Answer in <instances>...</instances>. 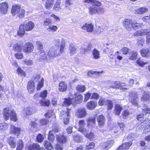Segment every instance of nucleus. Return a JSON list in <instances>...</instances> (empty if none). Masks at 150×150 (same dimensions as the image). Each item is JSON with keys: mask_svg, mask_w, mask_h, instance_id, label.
Listing matches in <instances>:
<instances>
[{"mask_svg": "<svg viewBox=\"0 0 150 150\" xmlns=\"http://www.w3.org/2000/svg\"><path fill=\"white\" fill-rule=\"evenodd\" d=\"M21 131V129L20 128L16 127L13 125H11L10 128V133L16 135L17 136H18L20 134Z\"/></svg>", "mask_w": 150, "mask_h": 150, "instance_id": "9b49d317", "label": "nucleus"}, {"mask_svg": "<svg viewBox=\"0 0 150 150\" xmlns=\"http://www.w3.org/2000/svg\"><path fill=\"white\" fill-rule=\"evenodd\" d=\"M79 131L82 133L84 132H85V131L86 129L85 128L83 127L85 125L84 120H81L79 121Z\"/></svg>", "mask_w": 150, "mask_h": 150, "instance_id": "cd10ccee", "label": "nucleus"}, {"mask_svg": "<svg viewBox=\"0 0 150 150\" xmlns=\"http://www.w3.org/2000/svg\"><path fill=\"white\" fill-rule=\"evenodd\" d=\"M122 114L123 117V118L125 119L126 117L129 115V112L128 110H125L123 111Z\"/></svg>", "mask_w": 150, "mask_h": 150, "instance_id": "680f3d73", "label": "nucleus"}, {"mask_svg": "<svg viewBox=\"0 0 150 150\" xmlns=\"http://www.w3.org/2000/svg\"><path fill=\"white\" fill-rule=\"evenodd\" d=\"M98 125L100 127H102L104 125L105 120V118L103 115H100L97 118Z\"/></svg>", "mask_w": 150, "mask_h": 150, "instance_id": "f8f14e48", "label": "nucleus"}, {"mask_svg": "<svg viewBox=\"0 0 150 150\" xmlns=\"http://www.w3.org/2000/svg\"><path fill=\"white\" fill-rule=\"evenodd\" d=\"M132 144L131 142L123 144L116 150H128Z\"/></svg>", "mask_w": 150, "mask_h": 150, "instance_id": "2eb2a0df", "label": "nucleus"}, {"mask_svg": "<svg viewBox=\"0 0 150 150\" xmlns=\"http://www.w3.org/2000/svg\"><path fill=\"white\" fill-rule=\"evenodd\" d=\"M114 142V141L113 140H108L104 144L103 148L105 150H108L113 145Z\"/></svg>", "mask_w": 150, "mask_h": 150, "instance_id": "f3484780", "label": "nucleus"}, {"mask_svg": "<svg viewBox=\"0 0 150 150\" xmlns=\"http://www.w3.org/2000/svg\"><path fill=\"white\" fill-rule=\"evenodd\" d=\"M49 121L47 119H42L40 121V126H42L47 124Z\"/></svg>", "mask_w": 150, "mask_h": 150, "instance_id": "6e6d98bb", "label": "nucleus"}, {"mask_svg": "<svg viewBox=\"0 0 150 150\" xmlns=\"http://www.w3.org/2000/svg\"><path fill=\"white\" fill-rule=\"evenodd\" d=\"M11 12L13 16L17 15V16L19 18L24 17L25 13L24 10L23 9H21L20 6L17 5L13 6Z\"/></svg>", "mask_w": 150, "mask_h": 150, "instance_id": "7ed1b4c3", "label": "nucleus"}, {"mask_svg": "<svg viewBox=\"0 0 150 150\" xmlns=\"http://www.w3.org/2000/svg\"><path fill=\"white\" fill-rule=\"evenodd\" d=\"M75 97L74 98H73L74 99V103L75 102L77 103H79L82 101L83 99V96H82L79 95V93H75L74 94Z\"/></svg>", "mask_w": 150, "mask_h": 150, "instance_id": "5701e85b", "label": "nucleus"}, {"mask_svg": "<svg viewBox=\"0 0 150 150\" xmlns=\"http://www.w3.org/2000/svg\"><path fill=\"white\" fill-rule=\"evenodd\" d=\"M92 55L93 58L95 59H98L100 57V52L96 49H94L92 51Z\"/></svg>", "mask_w": 150, "mask_h": 150, "instance_id": "c756f323", "label": "nucleus"}, {"mask_svg": "<svg viewBox=\"0 0 150 150\" xmlns=\"http://www.w3.org/2000/svg\"><path fill=\"white\" fill-rule=\"evenodd\" d=\"M69 112L68 111L67 112L64 110H62L60 113V118L63 120L64 123L65 125L68 124L69 122Z\"/></svg>", "mask_w": 150, "mask_h": 150, "instance_id": "20e7f679", "label": "nucleus"}, {"mask_svg": "<svg viewBox=\"0 0 150 150\" xmlns=\"http://www.w3.org/2000/svg\"><path fill=\"white\" fill-rule=\"evenodd\" d=\"M28 149L29 150H45L44 148L40 147L37 143L29 145L28 147Z\"/></svg>", "mask_w": 150, "mask_h": 150, "instance_id": "4468645a", "label": "nucleus"}, {"mask_svg": "<svg viewBox=\"0 0 150 150\" xmlns=\"http://www.w3.org/2000/svg\"><path fill=\"white\" fill-rule=\"evenodd\" d=\"M65 100L64 101L63 104V106H68L70 105L72 103H74L73 100H74V98H66L64 99Z\"/></svg>", "mask_w": 150, "mask_h": 150, "instance_id": "b1692460", "label": "nucleus"}, {"mask_svg": "<svg viewBox=\"0 0 150 150\" xmlns=\"http://www.w3.org/2000/svg\"><path fill=\"white\" fill-rule=\"evenodd\" d=\"M69 49L70 55H72L75 53L76 51V48L74 45L72 44L70 45Z\"/></svg>", "mask_w": 150, "mask_h": 150, "instance_id": "c03bdc74", "label": "nucleus"}, {"mask_svg": "<svg viewBox=\"0 0 150 150\" xmlns=\"http://www.w3.org/2000/svg\"><path fill=\"white\" fill-rule=\"evenodd\" d=\"M141 54L143 57H148L150 55V51L148 49H142L141 50Z\"/></svg>", "mask_w": 150, "mask_h": 150, "instance_id": "393cba45", "label": "nucleus"}, {"mask_svg": "<svg viewBox=\"0 0 150 150\" xmlns=\"http://www.w3.org/2000/svg\"><path fill=\"white\" fill-rule=\"evenodd\" d=\"M46 57V56L45 52L43 50H41L40 54L39 60L41 61L42 60L45 59Z\"/></svg>", "mask_w": 150, "mask_h": 150, "instance_id": "5fc2aeb1", "label": "nucleus"}, {"mask_svg": "<svg viewBox=\"0 0 150 150\" xmlns=\"http://www.w3.org/2000/svg\"><path fill=\"white\" fill-rule=\"evenodd\" d=\"M59 89L61 91H65L67 90V85L64 82H61L59 83Z\"/></svg>", "mask_w": 150, "mask_h": 150, "instance_id": "c85d7f7f", "label": "nucleus"}, {"mask_svg": "<svg viewBox=\"0 0 150 150\" xmlns=\"http://www.w3.org/2000/svg\"><path fill=\"white\" fill-rule=\"evenodd\" d=\"M14 138L10 137L8 139V143L12 148H15L16 146V142L14 141Z\"/></svg>", "mask_w": 150, "mask_h": 150, "instance_id": "7c9ffc66", "label": "nucleus"}, {"mask_svg": "<svg viewBox=\"0 0 150 150\" xmlns=\"http://www.w3.org/2000/svg\"><path fill=\"white\" fill-rule=\"evenodd\" d=\"M96 116L95 115H94L93 116L89 117L87 119V121L88 122H89V124L90 123L94 124L96 123Z\"/></svg>", "mask_w": 150, "mask_h": 150, "instance_id": "ea45409f", "label": "nucleus"}, {"mask_svg": "<svg viewBox=\"0 0 150 150\" xmlns=\"http://www.w3.org/2000/svg\"><path fill=\"white\" fill-rule=\"evenodd\" d=\"M57 29V26L55 25H50L49 28L47 29L48 30L50 31H55Z\"/></svg>", "mask_w": 150, "mask_h": 150, "instance_id": "4d7b16f0", "label": "nucleus"}, {"mask_svg": "<svg viewBox=\"0 0 150 150\" xmlns=\"http://www.w3.org/2000/svg\"><path fill=\"white\" fill-rule=\"evenodd\" d=\"M33 48L34 47L32 43H26L23 46V52L29 53L32 52Z\"/></svg>", "mask_w": 150, "mask_h": 150, "instance_id": "0eeeda50", "label": "nucleus"}, {"mask_svg": "<svg viewBox=\"0 0 150 150\" xmlns=\"http://www.w3.org/2000/svg\"><path fill=\"white\" fill-rule=\"evenodd\" d=\"M8 128V125L6 123H0V132L6 130Z\"/></svg>", "mask_w": 150, "mask_h": 150, "instance_id": "4c0bfd02", "label": "nucleus"}, {"mask_svg": "<svg viewBox=\"0 0 150 150\" xmlns=\"http://www.w3.org/2000/svg\"><path fill=\"white\" fill-rule=\"evenodd\" d=\"M122 108L119 105H117L115 106V113L116 115H119L121 112V111Z\"/></svg>", "mask_w": 150, "mask_h": 150, "instance_id": "2f4dec72", "label": "nucleus"}, {"mask_svg": "<svg viewBox=\"0 0 150 150\" xmlns=\"http://www.w3.org/2000/svg\"><path fill=\"white\" fill-rule=\"evenodd\" d=\"M88 10L89 13L91 15L96 14L97 12V6H96L90 7L88 8Z\"/></svg>", "mask_w": 150, "mask_h": 150, "instance_id": "72a5a7b5", "label": "nucleus"}, {"mask_svg": "<svg viewBox=\"0 0 150 150\" xmlns=\"http://www.w3.org/2000/svg\"><path fill=\"white\" fill-rule=\"evenodd\" d=\"M23 142L22 140L19 139L17 144L16 150H22L23 147Z\"/></svg>", "mask_w": 150, "mask_h": 150, "instance_id": "f704fd0d", "label": "nucleus"}, {"mask_svg": "<svg viewBox=\"0 0 150 150\" xmlns=\"http://www.w3.org/2000/svg\"><path fill=\"white\" fill-rule=\"evenodd\" d=\"M31 110L29 107H26L24 109L22 112L24 115H30L32 114Z\"/></svg>", "mask_w": 150, "mask_h": 150, "instance_id": "58836bf2", "label": "nucleus"}, {"mask_svg": "<svg viewBox=\"0 0 150 150\" xmlns=\"http://www.w3.org/2000/svg\"><path fill=\"white\" fill-rule=\"evenodd\" d=\"M58 132V129H56L55 130L53 129V130L50 131L49 132L48 139L51 142H52L54 141L55 137L53 135V134L55 133Z\"/></svg>", "mask_w": 150, "mask_h": 150, "instance_id": "aec40b11", "label": "nucleus"}, {"mask_svg": "<svg viewBox=\"0 0 150 150\" xmlns=\"http://www.w3.org/2000/svg\"><path fill=\"white\" fill-rule=\"evenodd\" d=\"M50 104V102L49 100L45 101L41 100L40 102V104L42 106H49Z\"/></svg>", "mask_w": 150, "mask_h": 150, "instance_id": "09e8293b", "label": "nucleus"}, {"mask_svg": "<svg viewBox=\"0 0 150 150\" xmlns=\"http://www.w3.org/2000/svg\"><path fill=\"white\" fill-rule=\"evenodd\" d=\"M34 80L35 82H38V85L37 87V90H39L43 86L44 79L42 78L40 79V76L39 74L35 75L34 77Z\"/></svg>", "mask_w": 150, "mask_h": 150, "instance_id": "39448f33", "label": "nucleus"}, {"mask_svg": "<svg viewBox=\"0 0 150 150\" xmlns=\"http://www.w3.org/2000/svg\"><path fill=\"white\" fill-rule=\"evenodd\" d=\"M35 24L31 21L26 23L25 26V30L26 31H28L32 30L34 27Z\"/></svg>", "mask_w": 150, "mask_h": 150, "instance_id": "a878e982", "label": "nucleus"}, {"mask_svg": "<svg viewBox=\"0 0 150 150\" xmlns=\"http://www.w3.org/2000/svg\"><path fill=\"white\" fill-rule=\"evenodd\" d=\"M10 111L9 108H6L4 109L3 112L4 118L6 120H8L10 116L11 120L14 122L16 121L17 118L15 112L13 110H12L10 113Z\"/></svg>", "mask_w": 150, "mask_h": 150, "instance_id": "f03ea898", "label": "nucleus"}, {"mask_svg": "<svg viewBox=\"0 0 150 150\" xmlns=\"http://www.w3.org/2000/svg\"><path fill=\"white\" fill-rule=\"evenodd\" d=\"M44 144L45 148L48 150H51L53 148L52 145L47 141L44 142Z\"/></svg>", "mask_w": 150, "mask_h": 150, "instance_id": "e433bc0d", "label": "nucleus"}, {"mask_svg": "<svg viewBox=\"0 0 150 150\" xmlns=\"http://www.w3.org/2000/svg\"><path fill=\"white\" fill-rule=\"evenodd\" d=\"M150 131V125H148L145 127L144 129V130L143 133V134H145L148 132Z\"/></svg>", "mask_w": 150, "mask_h": 150, "instance_id": "774afa93", "label": "nucleus"}, {"mask_svg": "<svg viewBox=\"0 0 150 150\" xmlns=\"http://www.w3.org/2000/svg\"><path fill=\"white\" fill-rule=\"evenodd\" d=\"M37 48L38 49H42L43 48V45L42 43L39 41H38L36 42Z\"/></svg>", "mask_w": 150, "mask_h": 150, "instance_id": "e2e57ef3", "label": "nucleus"}, {"mask_svg": "<svg viewBox=\"0 0 150 150\" xmlns=\"http://www.w3.org/2000/svg\"><path fill=\"white\" fill-rule=\"evenodd\" d=\"M137 44L139 46H143V44L145 42V39L142 37H139L137 39Z\"/></svg>", "mask_w": 150, "mask_h": 150, "instance_id": "79ce46f5", "label": "nucleus"}, {"mask_svg": "<svg viewBox=\"0 0 150 150\" xmlns=\"http://www.w3.org/2000/svg\"><path fill=\"white\" fill-rule=\"evenodd\" d=\"M73 4L71 0H66L65 6L69 9H71L70 6Z\"/></svg>", "mask_w": 150, "mask_h": 150, "instance_id": "603ef678", "label": "nucleus"}, {"mask_svg": "<svg viewBox=\"0 0 150 150\" xmlns=\"http://www.w3.org/2000/svg\"><path fill=\"white\" fill-rule=\"evenodd\" d=\"M147 62H144L141 59H139L137 61V63L139 66L143 67L146 64H147Z\"/></svg>", "mask_w": 150, "mask_h": 150, "instance_id": "3c124183", "label": "nucleus"}, {"mask_svg": "<svg viewBox=\"0 0 150 150\" xmlns=\"http://www.w3.org/2000/svg\"><path fill=\"white\" fill-rule=\"evenodd\" d=\"M60 0H57L53 8V9L56 11L59 10L61 8L60 4Z\"/></svg>", "mask_w": 150, "mask_h": 150, "instance_id": "c9c22d12", "label": "nucleus"}, {"mask_svg": "<svg viewBox=\"0 0 150 150\" xmlns=\"http://www.w3.org/2000/svg\"><path fill=\"white\" fill-rule=\"evenodd\" d=\"M108 105V110H111L113 106L112 102L110 100H108L107 104Z\"/></svg>", "mask_w": 150, "mask_h": 150, "instance_id": "69168bd1", "label": "nucleus"}, {"mask_svg": "<svg viewBox=\"0 0 150 150\" xmlns=\"http://www.w3.org/2000/svg\"><path fill=\"white\" fill-rule=\"evenodd\" d=\"M27 89L29 93H32L35 90L34 83L32 81H29L28 83Z\"/></svg>", "mask_w": 150, "mask_h": 150, "instance_id": "412c9836", "label": "nucleus"}, {"mask_svg": "<svg viewBox=\"0 0 150 150\" xmlns=\"http://www.w3.org/2000/svg\"><path fill=\"white\" fill-rule=\"evenodd\" d=\"M129 100L133 105L137 106H138V98L137 95L135 93H132L130 95Z\"/></svg>", "mask_w": 150, "mask_h": 150, "instance_id": "423d86ee", "label": "nucleus"}, {"mask_svg": "<svg viewBox=\"0 0 150 150\" xmlns=\"http://www.w3.org/2000/svg\"><path fill=\"white\" fill-rule=\"evenodd\" d=\"M146 30H137L135 31L134 33V35L135 36H140L144 35H146Z\"/></svg>", "mask_w": 150, "mask_h": 150, "instance_id": "473e14b6", "label": "nucleus"}, {"mask_svg": "<svg viewBox=\"0 0 150 150\" xmlns=\"http://www.w3.org/2000/svg\"><path fill=\"white\" fill-rule=\"evenodd\" d=\"M8 5L6 2L2 3L0 5V15L1 14H6L7 11Z\"/></svg>", "mask_w": 150, "mask_h": 150, "instance_id": "9d476101", "label": "nucleus"}, {"mask_svg": "<svg viewBox=\"0 0 150 150\" xmlns=\"http://www.w3.org/2000/svg\"><path fill=\"white\" fill-rule=\"evenodd\" d=\"M25 33V30L24 27V24H21L19 26V28L18 30V31L17 33L19 36H22L24 35Z\"/></svg>", "mask_w": 150, "mask_h": 150, "instance_id": "bb28decb", "label": "nucleus"}, {"mask_svg": "<svg viewBox=\"0 0 150 150\" xmlns=\"http://www.w3.org/2000/svg\"><path fill=\"white\" fill-rule=\"evenodd\" d=\"M148 11V8L145 7H142L136 9L134 11V13L136 14H142L146 13Z\"/></svg>", "mask_w": 150, "mask_h": 150, "instance_id": "6ab92c4d", "label": "nucleus"}, {"mask_svg": "<svg viewBox=\"0 0 150 150\" xmlns=\"http://www.w3.org/2000/svg\"><path fill=\"white\" fill-rule=\"evenodd\" d=\"M44 139L43 136L41 134H38L37 137V140L38 142H42Z\"/></svg>", "mask_w": 150, "mask_h": 150, "instance_id": "864d4df0", "label": "nucleus"}, {"mask_svg": "<svg viewBox=\"0 0 150 150\" xmlns=\"http://www.w3.org/2000/svg\"><path fill=\"white\" fill-rule=\"evenodd\" d=\"M76 90L80 92H83L85 90V87L84 85H79L76 87Z\"/></svg>", "mask_w": 150, "mask_h": 150, "instance_id": "de8ad7c7", "label": "nucleus"}, {"mask_svg": "<svg viewBox=\"0 0 150 150\" xmlns=\"http://www.w3.org/2000/svg\"><path fill=\"white\" fill-rule=\"evenodd\" d=\"M132 20L129 18L125 19L123 22V25L128 30H130L132 29Z\"/></svg>", "mask_w": 150, "mask_h": 150, "instance_id": "1a4fd4ad", "label": "nucleus"}, {"mask_svg": "<svg viewBox=\"0 0 150 150\" xmlns=\"http://www.w3.org/2000/svg\"><path fill=\"white\" fill-rule=\"evenodd\" d=\"M97 105V103L93 101H91L88 102L86 104V107L88 109L90 110L94 109Z\"/></svg>", "mask_w": 150, "mask_h": 150, "instance_id": "4be33fe9", "label": "nucleus"}, {"mask_svg": "<svg viewBox=\"0 0 150 150\" xmlns=\"http://www.w3.org/2000/svg\"><path fill=\"white\" fill-rule=\"evenodd\" d=\"M82 28L88 32H91L93 30V25L91 23H86L82 26Z\"/></svg>", "mask_w": 150, "mask_h": 150, "instance_id": "dca6fc26", "label": "nucleus"}, {"mask_svg": "<svg viewBox=\"0 0 150 150\" xmlns=\"http://www.w3.org/2000/svg\"><path fill=\"white\" fill-rule=\"evenodd\" d=\"M146 42L147 43L149 44L150 42V32H147L146 31Z\"/></svg>", "mask_w": 150, "mask_h": 150, "instance_id": "338daca9", "label": "nucleus"}, {"mask_svg": "<svg viewBox=\"0 0 150 150\" xmlns=\"http://www.w3.org/2000/svg\"><path fill=\"white\" fill-rule=\"evenodd\" d=\"M56 139L58 142L61 144L65 143L67 140L66 137L61 134L57 135Z\"/></svg>", "mask_w": 150, "mask_h": 150, "instance_id": "ddd939ff", "label": "nucleus"}, {"mask_svg": "<svg viewBox=\"0 0 150 150\" xmlns=\"http://www.w3.org/2000/svg\"><path fill=\"white\" fill-rule=\"evenodd\" d=\"M81 139V137L78 134L75 135L74 137V140L77 142H79Z\"/></svg>", "mask_w": 150, "mask_h": 150, "instance_id": "052dcab7", "label": "nucleus"}, {"mask_svg": "<svg viewBox=\"0 0 150 150\" xmlns=\"http://www.w3.org/2000/svg\"><path fill=\"white\" fill-rule=\"evenodd\" d=\"M108 100L105 98H101L100 99L99 101L98 104L100 106L106 105Z\"/></svg>", "mask_w": 150, "mask_h": 150, "instance_id": "37998d69", "label": "nucleus"}, {"mask_svg": "<svg viewBox=\"0 0 150 150\" xmlns=\"http://www.w3.org/2000/svg\"><path fill=\"white\" fill-rule=\"evenodd\" d=\"M87 115L86 111L85 108L78 109L76 113V115L80 118L84 117L86 116Z\"/></svg>", "mask_w": 150, "mask_h": 150, "instance_id": "6e6552de", "label": "nucleus"}, {"mask_svg": "<svg viewBox=\"0 0 150 150\" xmlns=\"http://www.w3.org/2000/svg\"><path fill=\"white\" fill-rule=\"evenodd\" d=\"M97 13L98 14H101L104 12V9L102 7H97Z\"/></svg>", "mask_w": 150, "mask_h": 150, "instance_id": "0e129e2a", "label": "nucleus"}, {"mask_svg": "<svg viewBox=\"0 0 150 150\" xmlns=\"http://www.w3.org/2000/svg\"><path fill=\"white\" fill-rule=\"evenodd\" d=\"M120 51L123 54H126L129 52V49L127 47H124L120 50Z\"/></svg>", "mask_w": 150, "mask_h": 150, "instance_id": "bf43d9fd", "label": "nucleus"}, {"mask_svg": "<svg viewBox=\"0 0 150 150\" xmlns=\"http://www.w3.org/2000/svg\"><path fill=\"white\" fill-rule=\"evenodd\" d=\"M86 132H83V133L85 135V136L88 138L90 139H92L93 138L94 135L93 133L90 132V133L88 132L86 130L85 131Z\"/></svg>", "mask_w": 150, "mask_h": 150, "instance_id": "a19ab883", "label": "nucleus"}, {"mask_svg": "<svg viewBox=\"0 0 150 150\" xmlns=\"http://www.w3.org/2000/svg\"><path fill=\"white\" fill-rule=\"evenodd\" d=\"M13 48L14 50L19 52H21L22 50L21 47L18 44L14 45Z\"/></svg>", "mask_w": 150, "mask_h": 150, "instance_id": "a18cd8bd", "label": "nucleus"}, {"mask_svg": "<svg viewBox=\"0 0 150 150\" xmlns=\"http://www.w3.org/2000/svg\"><path fill=\"white\" fill-rule=\"evenodd\" d=\"M141 28V27L140 25H139V24L137 23H134L133 22L132 25V28H133L135 30H136L139 29Z\"/></svg>", "mask_w": 150, "mask_h": 150, "instance_id": "8fccbe9b", "label": "nucleus"}, {"mask_svg": "<svg viewBox=\"0 0 150 150\" xmlns=\"http://www.w3.org/2000/svg\"><path fill=\"white\" fill-rule=\"evenodd\" d=\"M47 91L45 90L41 92L40 93V96L42 98L44 99L47 97Z\"/></svg>", "mask_w": 150, "mask_h": 150, "instance_id": "13d9d810", "label": "nucleus"}, {"mask_svg": "<svg viewBox=\"0 0 150 150\" xmlns=\"http://www.w3.org/2000/svg\"><path fill=\"white\" fill-rule=\"evenodd\" d=\"M131 54V56H130L129 58V59L130 60H133L136 59L137 54V52H136L133 51L130 54V55Z\"/></svg>", "mask_w": 150, "mask_h": 150, "instance_id": "49530a36", "label": "nucleus"}, {"mask_svg": "<svg viewBox=\"0 0 150 150\" xmlns=\"http://www.w3.org/2000/svg\"><path fill=\"white\" fill-rule=\"evenodd\" d=\"M143 96L141 98V100L144 101L150 102V94L148 92L144 91L142 93Z\"/></svg>", "mask_w": 150, "mask_h": 150, "instance_id": "a211bd4d", "label": "nucleus"}, {"mask_svg": "<svg viewBox=\"0 0 150 150\" xmlns=\"http://www.w3.org/2000/svg\"><path fill=\"white\" fill-rule=\"evenodd\" d=\"M54 44L55 45L50 48L48 52V56L50 59L60 55L64 52L65 47V40L62 38L55 39Z\"/></svg>", "mask_w": 150, "mask_h": 150, "instance_id": "f257e3e1", "label": "nucleus"}]
</instances>
